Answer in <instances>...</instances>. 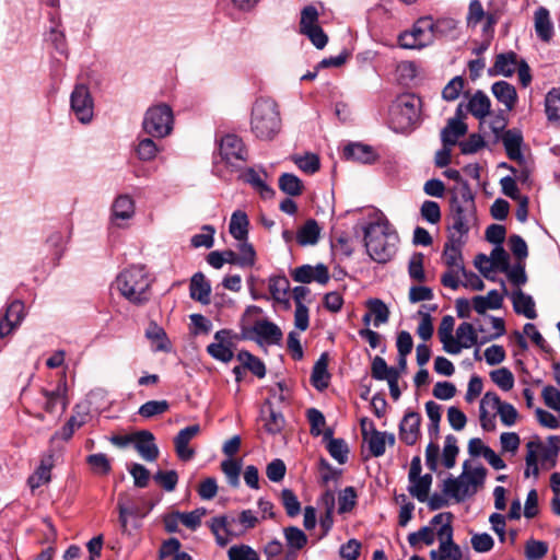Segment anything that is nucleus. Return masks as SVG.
Segmentation results:
<instances>
[{"label": "nucleus", "instance_id": "64", "mask_svg": "<svg viewBox=\"0 0 560 560\" xmlns=\"http://www.w3.org/2000/svg\"><path fill=\"white\" fill-rule=\"evenodd\" d=\"M544 402L550 409L560 412V390L556 387L548 385L541 390Z\"/></svg>", "mask_w": 560, "mask_h": 560}, {"label": "nucleus", "instance_id": "56", "mask_svg": "<svg viewBox=\"0 0 560 560\" xmlns=\"http://www.w3.org/2000/svg\"><path fill=\"white\" fill-rule=\"evenodd\" d=\"M240 244L237 246L238 249V266L242 268L252 267L256 261V253L252 244L245 241H238Z\"/></svg>", "mask_w": 560, "mask_h": 560}, {"label": "nucleus", "instance_id": "53", "mask_svg": "<svg viewBox=\"0 0 560 560\" xmlns=\"http://www.w3.org/2000/svg\"><path fill=\"white\" fill-rule=\"evenodd\" d=\"M459 450L457 446V440L453 435L445 438L444 448L442 453V462L446 468H453L456 462V457Z\"/></svg>", "mask_w": 560, "mask_h": 560}, {"label": "nucleus", "instance_id": "62", "mask_svg": "<svg viewBox=\"0 0 560 560\" xmlns=\"http://www.w3.org/2000/svg\"><path fill=\"white\" fill-rule=\"evenodd\" d=\"M470 544L476 552L483 553L490 551L493 548L494 540L487 533H475L471 535Z\"/></svg>", "mask_w": 560, "mask_h": 560}, {"label": "nucleus", "instance_id": "18", "mask_svg": "<svg viewBox=\"0 0 560 560\" xmlns=\"http://www.w3.org/2000/svg\"><path fill=\"white\" fill-rule=\"evenodd\" d=\"M200 433V425L192 424L182 429L174 438V448L177 457L183 462L191 460L196 451L189 445L190 441Z\"/></svg>", "mask_w": 560, "mask_h": 560}, {"label": "nucleus", "instance_id": "4", "mask_svg": "<svg viewBox=\"0 0 560 560\" xmlns=\"http://www.w3.org/2000/svg\"><path fill=\"white\" fill-rule=\"evenodd\" d=\"M151 278L143 266H131L116 278L120 294L133 304H143L150 299Z\"/></svg>", "mask_w": 560, "mask_h": 560}, {"label": "nucleus", "instance_id": "50", "mask_svg": "<svg viewBox=\"0 0 560 560\" xmlns=\"http://www.w3.org/2000/svg\"><path fill=\"white\" fill-rule=\"evenodd\" d=\"M305 189L304 183L296 175L282 173V192L292 198L299 197Z\"/></svg>", "mask_w": 560, "mask_h": 560}, {"label": "nucleus", "instance_id": "31", "mask_svg": "<svg viewBox=\"0 0 560 560\" xmlns=\"http://www.w3.org/2000/svg\"><path fill=\"white\" fill-rule=\"evenodd\" d=\"M189 293L192 300L203 305L210 303L211 285L202 272H197L191 277Z\"/></svg>", "mask_w": 560, "mask_h": 560}, {"label": "nucleus", "instance_id": "1", "mask_svg": "<svg viewBox=\"0 0 560 560\" xmlns=\"http://www.w3.org/2000/svg\"><path fill=\"white\" fill-rule=\"evenodd\" d=\"M364 240L371 258L377 262H386L396 252L398 234L387 220L380 219L366 226Z\"/></svg>", "mask_w": 560, "mask_h": 560}, {"label": "nucleus", "instance_id": "28", "mask_svg": "<svg viewBox=\"0 0 560 560\" xmlns=\"http://www.w3.org/2000/svg\"><path fill=\"white\" fill-rule=\"evenodd\" d=\"M503 293L491 290L487 295H478L471 300L472 308L478 314H485L488 310H499L503 303V296L506 293L504 283H502Z\"/></svg>", "mask_w": 560, "mask_h": 560}, {"label": "nucleus", "instance_id": "60", "mask_svg": "<svg viewBox=\"0 0 560 560\" xmlns=\"http://www.w3.org/2000/svg\"><path fill=\"white\" fill-rule=\"evenodd\" d=\"M491 380L503 390H510L514 386V376L506 368L494 370L490 373Z\"/></svg>", "mask_w": 560, "mask_h": 560}, {"label": "nucleus", "instance_id": "37", "mask_svg": "<svg viewBox=\"0 0 560 560\" xmlns=\"http://www.w3.org/2000/svg\"><path fill=\"white\" fill-rule=\"evenodd\" d=\"M477 342V334L474 326L469 323H462L453 338V345L457 347V351L453 354H458L463 348L468 349Z\"/></svg>", "mask_w": 560, "mask_h": 560}, {"label": "nucleus", "instance_id": "34", "mask_svg": "<svg viewBox=\"0 0 560 560\" xmlns=\"http://www.w3.org/2000/svg\"><path fill=\"white\" fill-rule=\"evenodd\" d=\"M52 466L54 456L51 454L42 458L38 468L27 479V483L32 491L50 481V471Z\"/></svg>", "mask_w": 560, "mask_h": 560}, {"label": "nucleus", "instance_id": "19", "mask_svg": "<svg viewBox=\"0 0 560 560\" xmlns=\"http://www.w3.org/2000/svg\"><path fill=\"white\" fill-rule=\"evenodd\" d=\"M42 395L44 397L42 407L47 413L58 412L61 416L66 411L68 406L66 382H60L54 390L42 389Z\"/></svg>", "mask_w": 560, "mask_h": 560}, {"label": "nucleus", "instance_id": "17", "mask_svg": "<svg viewBox=\"0 0 560 560\" xmlns=\"http://www.w3.org/2000/svg\"><path fill=\"white\" fill-rule=\"evenodd\" d=\"M466 20L467 25L471 28L481 25V31L488 38L492 36L493 26L498 21L495 14L485 12L482 4L478 0L470 1Z\"/></svg>", "mask_w": 560, "mask_h": 560}, {"label": "nucleus", "instance_id": "26", "mask_svg": "<svg viewBox=\"0 0 560 560\" xmlns=\"http://www.w3.org/2000/svg\"><path fill=\"white\" fill-rule=\"evenodd\" d=\"M135 448L147 462H153L159 456V448L154 443V435L147 430L135 433Z\"/></svg>", "mask_w": 560, "mask_h": 560}, {"label": "nucleus", "instance_id": "23", "mask_svg": "<svg viewBox=\"0 0 560 560\" xmlns=\"http://www.w3.org/2000/svg\"><path fill=\"white\" fill-rule=\"evenodd\" d=\"M279 402L280 396L272 394L266 399L260 409V422L262 423V428L270 434H276L280 431V425L278 423Z\"/></svg>", "mask_w": 560, "mask_h": 560}, {"label": "nucleus", "instance_id": "15", "mask_svg": "<svg viewBox=\"0 0 560 560\" xmlns=\"http://www.w3.org/2000/svg\"><path fill=\"white\" fill-rule=\"evenodd\" d=\"M421 460L419 457H413L409 469V487L410 494L417 498L420 502L428 500L429 491L432 483V476L425 474L420 476Z\"/></svg>", "mask_w": 560, "mask_h": 560}, {"label": "nucleus", "instance_id": "54", "mask_svg": "<svg viewBox=\"0 0 560 560\" xmlns=\"http://www.w3.org/2000/svg\"><path fill=\"white\" fill-rule=\"evenodd\" d=\"M435 536H438V533L435 534L432 527L424 526L420 528L418 532L409 534L408 542L412 547H418L419 544L421 542L427 546H430L434 542Z\"/></svg>", "mask_w": 560, "mask_h": 560}, {"label": "nucleus", "instance_id": "40", "mask_svg": "<svg viewBox=\"0 0 560 560\" xmlns=\"http://www.w3.org/2000/svg\"><path fill=\"white\" fill-rule=\"evenodd\" d=\"M551 447H547L538 438H535L527 443L539 444V448L535 452V459L537 463L541 462L542 464L546 462H551V465H555L556 458L559 452V440L558 438L551 436L549 439Z\"/></svg>", "mask_w": 560, "mask_h": 560}, {"label": "nucleus", "instance_id": "10", "mask_svg": "<svg viewBox=\"0 0 560 560\" xmlns=\"http://www.w3.org/2000/svg\"><path fill=\"white\" fill-rule=\"evenodd\" d=\"M219 154L225 165L233 171L242 170L248 160V150L243 140L228 133L219 140Z\"/></svg>", "mask_w": 560, "mask_h": 560}, {"label": "nucleus", "instance_id": "43", "mask_svg": "<svg viewBox=\"0 0 560 560\" xmlns=\"http://www.w3.org/2000/svg\"><path fill=\"white\" fill-rule=\"evenodd\" d=\"M502 141L509 158L522 163L523 154L521 152V144L523 139L521 133L514 130H508L502 136Z\"/></svg>", "mask_w": 560, "mask_h": 560}, {"label": "nucleus", "instance_id": "29", "mask_svg": "<svg viewBox=\"0 0 560 560\" xmlns=\"http://www.w3.org/2000/svg\"><path fill=\"white\" fill-rule=\"evenodd\" d=\"M287 541V552L284 560H294L298 551L302 550L307 544V536L298 527H287L284 529Z\"/></svg>", "mask_w": 560, "mask_h": 560}, {"label": "nucleus", "instance_id": "59", "mask_svg": "<svg viewBox=\"0 0 560 560\" xmlns=\"http://www.w3.org/2000/svg\"><path fill=\"white\" fill-rule=\"evenodd\" d=\"M421 218L431 224H438L441 221V209L438 202L425 200L420 207Z\"/></svg>", "mask_w": 560, "mask_h": 560}, {"label": "nucleus", "instance_id": "63", "mask_svg": "<svg viewBox=\"0 0 560 560\" xmlns=\"http://www.w3.org/2000/svg\"><path fill=\"white\" fill-rule=\"evenodd\" d=\"M228 556L229 560H259L257 552L247 545L232 546Z\"/></svg>", "mask_w": 560, "mask_h": 560}, {"label": "nucleus", "instance_id": "6", "mask_svg": "<svg viewBox=\"0 0 560 560\" xmlns=\"http://www.w3.org/2000/svg\"><path fill=\"white\" fill-rule=\"evenodd\" d=\"M278 104L275 100L260 97L254 104L252 110V130L262 140L272 139L279 129Z\"/></svg>", "mask_w": 560, "mask_h": 560}, {"label": "nucleus", "instance_id": "38", "mask_svg": "<svg viewBox=\"0 0 560 560\" xmlns=\"http://www.w3.org/2000/svg\"><path fill=\"white\" fill-rule=\"evenodd\" d=\"M248 225L247 214L242 210H236L231 215L229 232L235 240L245 241L248 235Z\"/></svg>", "mask_w": 560, "mask_h": 560}, {"label": "nucleus", "instance_id": "9", "mask_svg": "<svg viewBox=\"0 0 560 560\" xmlns=\"http://www.w3.org/2000/svg\"><path fill=\"white\" fill-rule=\"evenodd\" d=\"M173 110L166 104L150 107L142 121L143 130L151 137L164 138L173 130Z\"/></svg>", "mask_w": 560, "mask_h": 560}, {"label": "nucleus", "instance_id": "11", "mask_svg": "<svg viewBox=\"0 0 560 560\" xmlns=\"http://www.w3.org/2000/svg\"><path fill=\"white\" fill-rule=\"evenodd\" d=\"M475 223V210L471 200H465L463 205L453 207L451 217V240L460 242Z\"/></svg>", "mask_w": 560, "mask_h": 560}, {"label": "nucleus", "instance_id": "20", "mask_svg": "<svg viewBox=\"0 0 560 560\" xmlns=\"http://www.w3.org/2000/svg\"><path fill=\"white\" fill-rule=\"evenodd\" d=\"M24 316L23 302L16 300L9 304L4 314L0 317V337L4 338L16 329L24 319Z\"/></svg>", "mask_w": 560, "mask_h": 560}, {"label": "nucleus", "instance_id": "2", "mask_svg": "<svg viewBox=\"0 0 560 560\" xmlns=\"http://www.w3.org/2000/svg\"><path fill=\"white\" fill-rule=\"evenodd\" d=\"M241 338L259 345L276 343L280 336L278 326L261 317V308L248 306L241 318Z\"/></svg>", "mask_w": 560, "mask_h": 560}, {"label": "nucleus", "instance_id": "3", "mask_svg": "<svg viewBox=\"0 0 560 560\" xmlns=\"http://www.w3.org/2000/svg\"><path fill=\"white\" fill-rule=\"evenodd\" d=\"M443 26L453 27L454 21H434L431 16L420 18L410 31L404 32L398 36L399 46L406 49H421L427 47L443 33Z\"/></svg>", "mask_w": 560, "mask_h": 560}, {"label": "nucleus", "instance_id": "14", "mask_svg": "<svg viewBox=\"0 0 560 560\" xmlns=\"http://www.w3.org/2000/svg\"><path fill=\"white\" fill-rule=\"evenodd\" d=\"M439 547L430 551L431 560H469L453 540L452 527L438 530Z\"/></svg>", "mask_w": 560, "mask_h": 560}, {"label": "nucleus", "instance_id": "44", "mask_svg": "<svg viewBox=\"0 0 560 560\" xmlns=\"http://www.w3.org/2000/svg\"><path fill=\"white\" fill-rule=\"evenodd\" d=\"M145 337L153 342V351L168 352L171 349L167 336L162 327L151 323L145 330Z\"/></svg>", "mask_w": 560, "mask_h": 560}, {"label": "nucleus", "instance_id": "8", "mask_svg": "<svg viewBox=\"0 0 560 560\" xmlns=\"http://www.w3.org/2000/svg\"><path fill=\"white\" fill-rule=\"evenodd\" d=\"M421 100L413 94L397 98L392 108V124L397 131L411 129L420 119Z\"/></svg>", "mask_w": 560, "mask_h": 560}, {"label": "nucleus", "instance_id": "45", "mask_svg": "<svg viewBox=\"0 0 560 560\" xmlns=\"http://www.w3.org/2000/svg\"><path fill=\"white\" fill-rule=\"evenodd\" d=\"M115 220H128L135 214V202L128 195L118 196L112 207Z\"/></svg>", "mask_w": 560, "mask_h": 560}, {"label": "nucleus", "instance_id": "33", "mask_svg": "<svg viewBox=\"0 0 560 560\" xmlns=\"http://www.w3.org/2000/svg\"><path fill=\"white\" fill-rule=\"evenodd\" d=\"M534 26L537 36L542 42H550L553 36V23L547 9L541 7L535 11Z\"/></svg>", "mask_w": 560, "mask_h": 560}, {"label": "nucleus", "instance_id": "41", "mask_svg": "<svg viewBox=\"0 0 560 560\" xmlns=\"http://www.w3.org/2000/svg\"><path fill=\"white\" fill-rule=\"evenodd\" d=\"M512 302L516 313L523 314L525 317L529 319H534L537 317L535 302L530 295H527L521 290H518L513 293Z\"/></svg>", "mask_w": 560, "mask_h": 560}, {"label": "nucleus", "instance_id": "36", "mask_svg": "<svg viewBox=\"0 0 560 560\" xmlns=\"http://www.w3.org/2000/svg\"><path fill=\"white\" fill-rule=\"evenodd\" d=\"M491 92L494 97L502 103L508 110L514 108L517 101L515 88L506 81H499L492 84Z\"/></svg>", "mask_w": 560, "mask_h": 560}, {"label": "nucleus", "instance_id": "30", "mask_svg": "<svg viewBox=\"0 0 560 560\" xmlns=\"http://www.w3.org/2000/svg\"><path fill=\"white\" fill-rule=\"evenodd\" d=\"M521 62L513 51L500 54L495 58L494 65L489 69L490 75L511 77Z\"/></svg>", "mask_w": 560, "mask_h": 560}, {"label": "nucleus", "instance_id": "27", "mask_svg": "<svg viewBox=\"0 0 560 560\" xmlns=\"http://www.w3.org/2000/svg\"><path fill=\"white\" fill-rule=\"evenodd\" d=\"M420 415L413 411L407 412L400 422L399 436L408 445H413L420 436Z\"/></svg>", "mask_w": 560, "mask_h": 560}, {"label": "nucleus", "instance_id": "48", "mask_svg": "<svg viewBox=\"0 0 560 560\" xmlns=\"http://www.w3.org/2000/svg\"><path fill=\"white\" fill-rule=\"evenodd\" d=\"M329 382V373L327 371V354H322L315 363L312 372V384L319 390L326 388Z\"/></svg>", "mask_w": 560, "mask_h": 560}, {"label": "nucleus", "instance_id": "57", "mask_svg": "<svg viewBox=\"0 0 560 560\" xmlns=\"http://www.w3.org/2000/svg\"><path fill=\"white\" fill-rule=\"evenodd\" d=\"M539 448V444L526 443V469L524 475L526 478L533 476L535 479L539 476V466L535 459V452Z\"/></svg>", "mask_w": 560, "mask_h": 560}, {"label": "nucleus", "instance_id": "32", "mask_svg": "<svg viewBox=\"0 0 560 560\" xmlns=\"http://www.w3.org/2000/svg\"><path fill=\"white\" fill-rule=\"evenodd\" d=\"M347 160L363 164H372L377 160V154L374 150L366 144L351 143L348 144L343 150Z\"/></svg>", "mask_w": 560, "mask_h": 560}, {"label": "nucleus", "instance_id": "25", "mask_svg": "<svg viewBox=\"0 0 560 560\" xmlns=\"http://www.w3.org/2000/svg\"><path fill=\"white\" fill-rule=\"evenodd\" d=\"M240 178L249 184L261 198L271 199L275 197V190L266 183L267 174L265 172L249 167L240 175Z\"/></svg>", "mask_w": 560, "mask_h": 560}, {"label": "nucleus", "instance_id": "24", "mask_svg": "<svg viewBox=\"0 0 560 560\" xmlns=\"http://www.w3.org/2000/svg\"><path fill=\"white\" fill-rule=\"evenodd\" d=\"M365 307L368 311L363 315L362 322L366 327L373 325L377 328L388 322L390 312L382 300L369 299L365 302Z\"/></svg>", "mask_w": 560, "mask_h": 560}, {"label": "nucleus", "instance_id": "21", "mask_svg": "<svg viewBox=\"0 0 560 560\" xmlns=\"http://www.w3.org/2000/svg\"><path fill=\"white\" fill-rule=\"evenodd\" d=\"M291 276L296 282L310 283L316 281L319 284H326L329 281V271L324 264L316 266L303 265L291 271Z\"/></svg>", "mask_w": 560, "mask_h": 560}, {"label": "nucleus", "instance_id": "16", "mask_svg": "<svg viewBox=\"0 0 560 560\" xmlns=\"http://www.w3.org/2000/svg\"><path fill=\"white\" fill-rule=\"evenodd\" d=\"M322 235V228L314 219L306 220L301 226L298 228L296 232L284 231L282 232V237L287 242H291L293 240L300 246H315Z\"/></svg>", "mask_w": 560, "mask_h": 560}, {"label": "nucleus", "instance_id": "42", "mask_svg": "<svg viewBox=\"0 0 560 560\" xmlns=\"http://www.w3.org/2000/svg\"><path fill=\"white\" fill-rule=\"evenodd\" d=\"M453 329H454V318L451 315H446L442 318L441 324L439 326L438 335L440 341L443 343V349L447 353H454L457 351V347L453 345Z\"/></svg>", "mask_w": 560, "mask_h": 560}, {"label": "nucleus", "instance_id": "12", "mask_svg": "<svg viewBox=\"0 0 560 560\" xmlns=\"http://www.w3.org/2000/svg\"><path fill=\"white\" fill-rule=\"evenodd\" d=\"M71 110L82 124H89L93 118L94 101L90 89L83 83L75 84L70 95Z\"/></svg>", "mask_w": 560, "mask_h": 560}, {"label": "nucleus", "instance_id": "39", "mask_svg": "<svg viewBox=\"0 0 560 560\" xmlns=\"http://www.w3.org/2000/svg\"><path fill=\"white\" fill-rule=\"evenodd\" d=\"M232 521H229L225 516L214 517L211 521V532L215 536L217 544L219 546H225L231 540V536H233L232 532Z\"/></svg>", "mask_w": 560, "mask_h": 560}, {"label": "nucleus", "instance_id": "52", "mask_svg": "<svg viewBox=\"0 0 560 560\" xmlns=\"http://www.w3.org/2000/svg\"><path fill=\"white\" fill-rule=\"evenodd\" d=\"M546 114L550 121L560 122V90L553 89L547 94Z\"/></svg>", "mask_w": 560, "mask_h": 560}, {"label": "nucleus", "instance_id": "35", "mask_svg": "<svg viewBox=\"0 0 560 560\" xmlns=\"http://www.w3.org/2000/svg\"><path fill=\"white\" fill-rule=\"evenodd\" d=\"M490 107V98L481 91L472 94L465 106L467 112L481 121L489 115Z\"/></svg>", "mask_w": 560, "mask_h": 560}, {"label": "nucleus", "instance_id": "51", "mask_svg": "<svg viewBox=\"0 0 560 560\" xmlns=\"http://www.w3.org/2000/svg\"><path fill=\"white\" fill-rule=\"evenodd\" d=\"M170 409L167 400H149L140 406L138 413L145 418H152L154 416L163 415Z\"/></svg>", "mask_w": 560, "mask_h": 560}, {"label": "nucleus", "instance_id": "58", "mask_svg": "<svg viewBox=\"0 0 560 560\" xmlns=\"http://www.w3.org/2000/svg\"><path fill=\"white\" fill-rule=\"evenodd\" d=\"M456 243L457 242L452 241L451 244H446L443 254L444 260L450 267H453L456 270H462L464 272L459 245Z\"/></svg>", "mask_w": 560, "mask_h": 560}, {"label": "nucleus", "instance_id": "7", "mask_svg": "<svg viewBox=\"0 0 560 560\" xmlns=\"http://www.w3.org/2000/svg\"><path fill=\"white\" fill-rule=\"evenodd\" d=\"M486 469L482 466L464 463L463 472L457 478H450L444 482V492L456 501L471 497L483 483Z\"/></svg>", "mask_w": 560, "mask_h": 560}, {"label": "nucleus", "instance_id": "49", "mask_svg": "<svg viewBox=\"0 0 560 560\" xmlns=\"http://www.w3.org/2000/svg\"><path fill=\"white\" fill-rule=\"evenodd\" d=\"M238 361L242 363V366L249 370L257 377L261 378L266 374V369L264 363L252 353L247 351H240L237 354Z\"/></svg>", "mask_w": 560, "mask_h": 560}, {"label": "nucleus", "instance_id": "61", "mask_svg": "<svg viewBox=\"0 0 560 560\" xmlns=\"http://www.w3.org/2000/svg\"><path fill=\"white\" fill-rule=\"evenodd\" d=\"M221 469L228 478L229 483L236 488L240 486L241 464L234 459H225L221 463Z\"/></svg>", "mask_w": 560, "mask_h": 560}, {"label": "nucleus", "instance_id": "47", "mask_svg": "<svg viewBox=\"0 0 560 560\" xmlns=\"http://www.w3.org/2000/svg\"><path fill=\"white\" fill-rule=\"evenodd\" d=\"M302 172L314 174L320 167L318 155L306 152L304 154H293L289 158Z\"/></svg>", "mask_w": 560, "mask_h": 560}, {"label": "nucleus", "instance_id": "46", "mask_svg": "<svg viewBox=\"0 0 560 560\" xmlns=\"http://www.w3.org/2000/svg\"><path fill=\"white\" fill-rule=\"evenodd\" d=\"M369 445L370 452L378 457L385 453L386 445H393L395 443V436L392 433L377 432L365 441Z\"/></svg>", "mask_w": 560, "mask_h": 560}, {"label": "nucleus", "instance_id": "13", "mask_svg": "<svg viewBox=\"0 0 560 560\" xmlns=\"http://www.w3.org/2000/svg\"><path fill=\"white\" fill-rule=\"evenodd\" d=\"M300 26L301 32L308 37L317 49H323L327 45L328 36L318 25V12L314 7L308 5L303 9Z\"/></svg>", "mask_w": 560, "mask_h": 560}, {"label": "nucleus", "instance_id": "22", "mask_svg": "<svg viewBox=\"0 0 560 560\" xmlns=\"http://www.w3.org/2000/svg\"><path fill=\"white\" fill-rule=\"evenodd\" d=\"M464 105L459 104L456 109V116L448 119L447 125L442 130L441 137L443 144L454 145L457 140L467 132V125L464 122Z\"/></svg>", "mask_w": 560, "mask_h": 560}, {"label": "nucleus", "instance_id": "55", "mask_svg": "<svg viewBox=\"0 0 560 560\" xmlns=\"http://www.w3.org/2000/svg\"><path fill=\"white\" fill-rule=\"evenodd\" d=\"M159 151L160 148L150 138L141 139L136 148V153L141 161H152Z\"/></svg>", "mask_w": 560, "mask_h": 560}, {"label": "nucleus", "instance_id": "5", "mask_svg": "<svg viewBox=\"0 0 560 560\" xmlns=\"http://www.w3.org/2000/svg\"><path fill=\"white\" fill-rule=\"evenodd\" d=\"M492 411H495L500 421L505 427H513L520 419L518 411L515 407L506 401H502L495 393H486L479 406V420L481 428L491 431L495 428Z\"/></svg>", "mask_w": 560, "mask_h": 560}]
</instances>
